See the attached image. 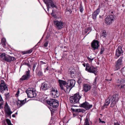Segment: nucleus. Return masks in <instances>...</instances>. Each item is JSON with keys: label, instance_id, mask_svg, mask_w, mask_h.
<instances>
[{"label": "nucleus", "instance_id": "f257e3e1", "mask_svg": "<svg viewBox=\"0 0 125 125\" xmlns=\"http://www.w3.org/2000/svg\"><path fill=\"white\" fill-rule=\"evenodd\" d=\"M81 97V96L79 94V92L73 95L70 96V101L72 104H79V100Z\"/></svg>", "mask_w": 125, "mask_h": 125}, {"label": "nucleus", "instance_id": "f03ea898", "mask_svg": "<svg viewBox=\"0 0 125 125\" xmlns=\"http://www.w3.org/2000/svg\"><path fill=\"white\" fill-rule=\"evenodd\" d=\"M46 102L48 105L53 108H56L59 105L58 101L54 99H51L49 100H47Z\"/></svg>", "mask_w": 125, "mask_h": 125}, {"label": "nucleus", "instance_id": "7ed1b4c3", "mask_svg": "<svg viewBox=\"0 0 125 125\" xmlns=\"http://www.w3.org/2000/svg\"><path fill=\"white\" fill-rule=\"evenodd\" d=\"M109 96H110V99L111 100V104L110 107H114L116 103L119 100V95L116 94L113 95V96L109 95Z\"/></svg>", "mask_w": 125, "mask_h": 125}, {"label": "nucleus", "instance_id": "20e7f679", "mask_svg": "<svg viewBox=\"0 0 125 125\" xmlns=\"http://www.w3.org/2000/svg\"><path fill=\"white\" fill-rule=\"evenodd\" d=\"M75 83V81L74 79H71L68 80L66 89L67 92H69L71 89L74 87Z\"/></svg>", "mask_w": 125, "mask_h": 125}, {"label": "nucleus", "instance_id": "39448f33", "mask_svg": "<svg viewBox=\"0 0 125 125\" xmlns=\"http://www.w3.org/2000/svg\"><path fill=\"white\" fill-rule=\"evenodd\" d=\"M43 1L46 5L48 11L49 10L50 6L52 8H57V6L55 4L52 0H43Z\"/></svg>", "mask_w": 125, "mask_h": 125}, {"label": "nucleus", "instance_id": "423d86ee", "mask_svg": "<svg viewBox=\"0 0 125 125\" xmlns=\"http://www.w3.org/2000/svg\"><path fill=\"white\" fill-rule=\"evenodd\" d=\"M43 1L46 5L48 11L49 10L50 6L52 8H57V6L55 4L52 0H43Z\"/></svg>", "mask_w": 125, "mask_h": 125}, {"label": "nucleus", "instance_id": "0eeeda50", "mask_svg": "<svg viewBox=\"0 0 125 125\" xmlns=\"http://www.w3.org/2000/svg\"><path fill=\"white\" fill-rule=\"evenodd\" d=\"M26 92L29 97H34L36 96V94L33 88H28L26 91Z\"/></svg>", "mask_w": 125, "mask_h": 125}, {"label": "nucleus", "instance_id": "6e6552de", "mask_svg": "<svg viewBox=\"0 0 125 125\" xmlns=\"http://www.w3.org/2000/svg\"><path fill=\"white\" fill-rule=\"evenodd\" d=\"M4 109L5 114L8 116H10L12 112L11 111L10 107L7 102L5 103Z\"/></svg>", "mask_w": 125, "mask_h": 125}, {"label": "nucleus", "instance_id": "1a4fd4ad", "mask_svg": "<svg viewBox=\"0 0 125 125\" xmlns=\"http://www.w3.org/2000/svg\"><path fill=\"white\" fill-rule=\"evenodd\" d=\"M50 90L51 94L53 97L55 98L58 97L59 96V93L56 88L52 87Z\"/></svg>", "mask_w": 125, "mask_h": 125}, {"label": "nucleus", "instance_id": "9d476101", "mask_svg": "<svg viewBox=\"0 0 125 125\" xmlns=\"http://www.w3.org/2000/svg\"><path fill=\"white\" fill-rule=\"evenodd\" d=\"M89 65L88 63H86V71L89 72L94 73L96 75L97 72V69L93 66H90Z\"/></svg>", "mask_w": 125, "mask_h": 125}, {"label": "nucleus", "instance_id": "9b49d317", "mask_svg": "<svg viewBox=\"0 0 125 125\" xmlns=\"http://www.w3.org/2000/svg\"><path fill=\"white\" fill-rule=\"evenodd\" d=\"M114 17L115 15H113L108 16L105 19V23L108 25L111 24L114 20Z\"/></svg>", "mask_w": 125, "mask_h": 125}, {"label": "nucleus", "instance_id": "f8f14e48", "mask_svg": "<svg viewBox=\"0 0 125 125\" xmlns=\"http://www.w3.org/2000/svg\"><path fill=\"white\" fill-rule=\"evenodd\" d=\"M6 90H8V87L5 82L3 80H1L0 83V92H2V91Z\"/></svg>", "mask_w": 125, "mask_h": 125}, {"label": "nucleus", "instance_id": "ddd939ff", "mask_svg": "<svg viewBox=\"0 0 125 125\" xmlns=\"http://www.w3.org/2000/svg\"><path fill=\"white\" fill-rule=\"evenodd\" d=\"M30 71L29 70L26 71L25 72V74L23 75L22 77L20 79V81L28 80L30 77Z\"/></svg>", "mask_w": 125, "mask_h": 125}, {"label": "nucleus", "instance_id": "4468645a", "mask_svg": "<svg viewBox=\"0 0 125 125\" xmlns=\"http://www.w3.org/2000/svg\"><path fill=\"white\" fill-rule=\"evenodd\" d=\"M123 58V57H120L117 61L116 62V64L115 66V68L114 69L115 71L117 70L120 69V67L121 65L122 62Z\"/></svg>", "mask_w": 125, "mask_h": 125}, {"label": "nucleus", "instance_id": "2eb2a0df", "mask_svg": "<svg viewBox=\"0 0 125 125\" xmlns=\"http://www.w3.org/2000/svg\"><path fill=\"white\" fill-rule=\"evenodd\" d=\"M99 46V42L97 40H94L92 43L91 47L94 50L97 49Z\"/></svg>", "mask_w": 125, "mask_h": 125}, {"label": "nucleus", "instance_id": "dca6fc26", "mask_svg": "<svg viewBox=\"0 0 125 125\" xmlns=\"http://www.w3.org/2000/svg\"><path fill=\"white\" fill-rule=\"evenodd\" d=\"M53 23L57 28L60 29L62 28L63 23L62 21L56 20L54 21Z\"/></svg>", "mask_w": 125, "mask_h": 125}, {"label": "nucleus", "instance_id": "f3484780", "mask_svg": "<svg viewBox=\"0 0 125 125\" xmlns=\"http://www.w3.org/2000/svg\"><path fill=\"white\" fill-rule=\"evenodd\" d=\"M3 61L7 62H10L11 61L15 60L16 59L14 57L8 55L5 57L3 59Z\"/></svg>", "mask_w": 125, "mask_h": 125}, {"label": "nucleus", "instance_id": "a211bd4d", "mask_svg": "<svg viewBox=\"0 0 125 125\" xmlns=\"http://www.w3.org/2000/svg\"><path fill=\"white\" fill-rule=\"evenodd\" d=\"M123 53V51L122 50V47L121 46H118L116 51V56L118 57Z\"/></svg>", "mask_w": 125, "mask_h": 125}, {"label": "nucleus", "instance_id": "6ab92c4d", "mask_svg": "<svg viewBox=\"0 0 125 125\" xmlns=\"http://www.w3.org/2000/svg\"><path fill=\"white\" fill-rule=\"evenodd\" d=\"M59 85L61 89L63 90L65 92V90L63 86H65L67 84V83L65 81H64L62 80H59L58 81Z\"/></svg>", "mask_w": 125, "mask_h": 125}, {"label": "nucleus", "instance_id": "aec40b11", "mask_svg": "<svg viewBox=\"0 0 125 125\" xmlns=\"http://www.w3.org/2000/svg\"><path fill=\"white\" fill-rule=\"evenodd\" d=\"M26 98L23 100H20L18 99L17 101H16L17 104V106L20 107L24 105L26 103Z\"/></svg>", "mask_w": 125, "mask_h": 125}, {"label": "nucleus", "instance_id": "412c9836", "mask_svg": "<svg viewBox=\"0 0 125 125\" xmlns=\"http://www.w3.org/2000/svg\"><path fill=\"white\" fill-rule=\"evenodd\" d=\"M100 11V8H98L93 13L92 17L95 20L96 19L97 16L98 14Z\"/></svg>", "mask_w": 125, "mask_h": 125}, {"label": "nucleus", "instance_id": "4be33fe9", "mask_svg": "<svg viewBox=\"0 0 125 125\" xmlns=\"http://www.w3.org/2000/svg\"><path fill=\"white\" fill-rule=\"evenodd\" d=\"M116 82L118 83L122 84L124 83L125 82V81L124 79L123 78L122 76H121L117 79Z\"/></svg>", "mask_w": 125, "mask_h": 125}, {"label": "nucleus", "instance_id": "5701e85b", "mask_svg": "<svg viewBox=\"0 0 125 125\" xmlns=\"http://www.w3.org/2000/svg\"><path fill=\"white\" fill-rule=\"evenodd\" d=\"M49 88V87L48 86L47 84L45 83H43L41 87V89L43 90H47Z\"/></svg>", "mask_w": 125, "mask_h": 125}, {"label": "nucleus", "instance_id": "b1692460", "mask_svg": "<svg viewBox=\"0 0 125 125\" xmlns=\"http://www.w3.org/2000/svg\"><path fill=\"white\" fill-rule=\"evenodd\" d=\"M110 96L108 97V98L105 101V104L104 105V107L105 106H108V105L110 104V102L111 103V100L110 99L111 98Z\"/></svg>", "mask_w": 125, "mask_h": 125}, {"label": "nucleus", "instance_id": "393cba45", "mask_svg": "<svg viewBox=\"0 0 125 125\" xmlns=\"http://www.w3.org/2000/svg\"><path fill=\"white\" fill-rule=\"evenodd\" d=\"M69 72L70 74H71V75H73V76L75 73V70L73 67H71L69 69Z\"/></svg>", "mask_w": 125, "mask_h": 125}, {"label": "nucleus", "instance_id": "a878e982", "mask_svg": "<svg viewBox=\"0 0 125 125\" xmlns=\"http://www.w3.org/2000/svg\"><path fill=\"white\" fill-rule=\"evenodd\" d=\"M107 35V33L106 31L105 30H103L102 31V34L101 35V37H105Z\"/></svg>", "mask_w": 125, "mask_h": 125}, {"label": "nucleus", "instance_id": "bb28decb", "mask_svg": "<svg viewBox=\"0 0 125 125\" xmlns=\"http://www.w3.org/2000/svg\"><path fill=\"white\" fill-rule=\"evenodd\" d=\"M92 105L86 102V110L89 109L92 107Z\"/></svg>", "mask_w": 125, "mask_h": 125}, {"label": "nucleus", "instance_id": "cd10ccee", "mask_svg": "<svg viewBox=\"0 0 125 125\" xmlns=\"http://www.w3.org/2000/svg\"><path fill=\"white\" fill-rule=\"evenodd\" d=\"M79 106L86 109V101L83 103L80 104Z\"/></svg>", "mask_w": 125, "mask_h": 125}, {"label": "nucleus", "instance_id": "c85d7f7f", "mask_svg": "<svg viewBox=\"0 0 125 125\" xmlns=\"http://www.w3.org/2000/svg\"><path fill=\"white\" fill-rule=\"evenodd\" d=\"M6 39L4 38H3L1 39V43L2 44L3 46L6 45Z\"/></svg>", "mask_w": 125, "mask_h": 125}, {"label": "nucleus", "instance_id": "c756f323", "mask_svg": "<svg viewBox=\"0 0 125 125\" xmlns=\"http://www.w3.org/2000/svg\"><path fill=\"white\" fill-rule=\"evenodd\" d=\"M32 52V50L31 49H30L28 51L24 52H23V54H29L31 53Z\"/></svg>", "mask_w": 125, "mask_h": 125}, {"label": "nucleus", "instance_id": "7c9ffc66", "mask_svg": "<svg viewBox=\"0 0 125 125\" xmlns=\"http://www.w3.org/2000/svg\"><path fill=\"white\" fill-rule=\"evenodd\" d=\"M37 76L39 77H42L43 75V73L40 70L37 73Z\"/></svg>", "mask_w": 125, "mask_h": 125}, {"label": "nucleus", "instance_id": "2f4dec72", "mask_svg": "<svg viewBox=\"0 0 125 125\" xmlns=\"http://www.w3.org/2000/svg\"><path fill=\"white\" fill-rule=\"evenodd\" d=\"M91 87V85L89 84H86V92L89 90Z\"/></svg>", "mask_w": 125, "mask_h": 125}, {"label": "nucleus", "instance_id": "473e14b6", "mask_svg": "<svg viewBox=\"0 0 125 125\" xmlns=\"http://www.w3.org/2000/svg\"><path fill=\"white\" fill-rule=\"evenodd\" d=\"M120 88L122 91L125 93V84L121 85Z\"/></svg>", "mask_w": 125, "mask_h": 125}, {"label": "nucleus", "instance_id": "72a5a7b5", "mask_svg": "<svg viewBox=\"0 0 125 125\" xmlns=\"http://www.w3.org/2000/svg\"><path fill=\"white\" fill-rule=\"evenodd\" d=\"M6 121L8 125H13L11 123L10 120L8 119H7Z\"/></svg>", "mask_w": 125, "mask_h": 125}, {"label": "nucleus", "instance_id": "f704fd0d", "mask_svg": "<svg viewBox=\"0 0 125 125\" xmlns=\"http://www.w3.org/2000/svg\"><path fill=\"white\" fill-rule=\"evenodd\" d=\"M83 89L82 91H84L86 92V84H83Z\"/></svg>", "mask_w": 125, "mask_h": 125}, {"label": "nucleus", "instance_id": "c9c22d12", "mask_svg": "<svg viewBox=\"0 0 125 125\" xmlns=\"http://www.w3.org/2000/svg\"><path fill=\"white\" fill-rule=\"evenodd\" d=\"M0 102H1L0 103V106H1L3 104V101L1 95H0Z\"/></svg>", "mask_w": 125, "mask_h": 125}, {"label": "nucleus", "instance_id": "e433bc0d", "mask_svg": "<svg viewBox=\"0 0 125 125\" xmlns=\"http://www.w3.org/2000/svg\"><path fill=\"white\" fill-rule=\"evenodd\" d=\"M98 78L97 76H96L94 79V81L93 83V85L95 86L96 85V82L97 81V78Z\"/></svg>", "mask_w": 125, "mask_h": 125}, {"label": "nucleus", "instance_id": "4c0bfd02", "mask_svg": "<svg viewBox=\"0 0 125 125\" xmlns=\"http://www.w3.org/2000/svg\"><path fill=\"white\" fill-rule=\"evenodd\" d=\"M5 55V54L4 53H2L0 54V58H4L6 56Z\"/></svg>", "mask_w": 125, "mask_h": 125}, {"label": "nucleus", "instance_id": "58836bf2", "mask_svg": "<svg viewBox=\"0 0 125 125\" xmlns=\"http://www.w3.org/2000/svg\"><path fill=\"white\" fill-rule=\"evenodd\" d=\"M87 58L89 62H92L94 59V57L92 58L91 56H90V58L87 57Z\"/></svg>", "mask_w": 125, "mask_h": 125}, {"label": "nucleus", "instance_id": "ea45409f", "mask_svg": "<svg viewBox=\"0 0 125 125\" xmlns=\"http://www.w3.org/2000/svg\"><path fill=\"white\" fill-rule=\"evenodd\" d=\"M48 41H46L44 43L43 47L44 48L47 47L48 46Z\"/></svg>", "mask_w": 125, "mask_h": 125}, {"label": "nucleus", "instance_id": "a19ab883", "mask_svg": "<svg viewBox=\"0 0 125 125\" xmlns=\"http://www.w3.org/2000/svg\"><path fill=\"white\" fill-rule=\"evenodd\" d=\"M20 90H21V89H18L16 94L15 95V96L17 97H18L19 96V95L20 93Z\"/></svg>", "mask_w": 125, "mask_h": 125}, {"label": "nucleus", "instance_id": "79ce46f5", "mask_svg": "<svg viewBox=\"0 0 125 125\" xmlns=\"http://www.w3.org/2000/svg\"><path fill=\"white\" fill-rule=\"evenodd\" d=\"M37 64V63L36 62H35L33 64V71H34V70L36 67Z\"/></svg>", "mask_w": 125, "mask_h": 125}, {"label": "nucleus", "instance_id": "37998d69", "mask_svg": "<svg viewBox=\"0 0 125 125\" xmlns=\"http://www.w3.org/2000/svg\"><path fill=\"white\" fill-rule=\"evenodd\" d=\"M104 49L103 47H102L100 49V54H102L104 52Z\"/></svg>", "mask_w": 125, "mask_h": 125}, {"label": "nucleus", "instance_id": "c03bdc74", "mask_svg": "<svg viewBox=\"0 0 125 125\" xmlns=\"http://www.w3.org/2000/svg\"><path fill=\"white\" fill-rule=\"evenodd\" d=\"M39 98L40 99V100H41V101H43L44 100V98L43 95H42L41 96H40L39 97Z\"/></svg>", "mask_w": 125, "mask_h": 125}, {"label": "nucleus", "instance_id": "a18cd8bd", "mask_svg": "<svg viewBox=\"0 0 125 125\" xmlns=\"http://www.w3.org/2000/svg\"><path fill=\"white\" fill-rule=\"evenodd\" d=\"M80 112H82L83 113H84L85 110L83 109H80Z\"/></svg>", "mask_w": 125, "mask_h": 125}, {"label": "nucleus", "instance_id": "49530a36", "mask_svg": "<svg viewBox=\"0 0 125 125\" xmlns=\"http://www.w3.org/2000/svg\"><path fill=\"white\" fill-rule=\"evenodd\" d=\"M24 64H25V65L27 66L28 67H30V68L31 66L29 63H27V62H25V63Z\"/></svg>", "mask_w": 125, "mask_h": 125}, {"label": "nucleus", "instance_id": "de8ad7c7", "mask_svg": "<svg viewBox=\"0 0 125 125\" xmlns=\"http://www.w3.org/2000/svg\"><path fill=\"white\" fill-rule=\"evenodd\" d=\"M114 125H120L116 121L114 122Z\"/></svg>", "mask_w": 125, "mask_h": 125}, {"label": "nucleus", "instance_id": "09e8293b", "mask_svg": "<svg viewBox=\"0 0 125 125\" xmlns=\"http://www.w3.org/2000/svg\"><path fill=\"white\" fill-rule=\"evenodd\" d=\"M40 63L41 65H42L44 64H46V62H43V61H40Z\"/></svg>", "mask_w": 125, "mask_h": 125}, {"label": "nucleus", "instance_id": "8fccbe9b", "mask_svg": "<svg viewBox=\"0 0 125 125\" xmlns=\"http://www.w3.org/2000/svg\"><path fill=\"white\" fill-rule=\"evenodd\" d=\"M53 10H52V13L51 14V15L53 16L54 17H55L56 16V15L55 14L53 13Z\"/></svg>", "mask_w": 125, "mask_h": 125}, {"label": "nucleus", "instance_id": "3c124183", "mask_svg": "<svg viewBox=\"0 0 125 125\" xmlns=\"http://www.w3.org/2000/svg\"><path fill=\"white\" fill-rule=\"evenodd\" d=\"M80 109H75V112H80Z\"/></svg>", "mask_w": 125, "mask_h": 125}, {"label": "nucleus", "instance_id": "603ef678", "mask_svg": "<svg viewBox=\"0 0 125 125\" xmlns=\"http://www.w3.org/2000/svg\"><path fill=\"white\" fill-rule=\"evenodd\" d=\"M82 82V80L80 78H79L78 80V82L79 83H81Z\"/></svg>", "mask_w": 125, "mask_h": 125}, {"label": "nucleus", "instance_id": "864d4df0", "mask_svg": "<svg viewBox=\"0 0 125 125\" xmlns=\"http://www.w3.org/2000/svg\"><path fill=\"white\" fill-rule=\"evenodd\" d=\"M99 120L100 123H105V122L104 121H101V120L100 118H99Z\"/></svg>", "mask_w": 125, "mask_h": 125}, {"label": "nucleus", "instance_id": "5fc2aeb1", "mask_svg": "<svg viewBox=\"0 0 125 125\" xmlns=\"http://www.w3.org/2000/svg\"><path fill=\"white\" fill-rule=\"evenodd\" d=\"M86 125H89L88 121V119L86 118Z\"/></svg>", "mask_w": 125, "mask_h": 125}, {"label": "nucleus", "instance_id": "6e6d98bb", "mask_svg": "<svg viewBox=\"0 0 125 125\" xmlns=\"http://www.w3.org/2000/svg\"><path fill=\"white\" fill-rule=\"evenodd\" d=\"M91 29V28H89L88 29H86V31H88L90 30Z\"/></svg>", "mask_w": 125, "mask_h": 125}, {"label": "nucleus", "instance_id": "4d7b16f0", "mask_svg": "<svg viewBox=\"0 0 125 125\" xmlns=\"http://www.w3.org/2000/svg\"><path fill=\"white\" fill-rule=\"evenodd\" d=\"M83 10H82V8H81V7L80 8V11L82 12V11H83Z\"/></svg>", "mask_w": 125, "mask_h": 125}, {"label": "nucleus", "instance_id": "13d9d810", "mask_svg": "<svg viewBox=\"0 0 125 125\" xmlns=\"http://www.w3.org/2000/svg\"><path fill=\"white\" fill-rule=\"evenodd\" d=\"M85 122L84 125H86V119H85Z\"/></svg>", "mask_w": 125, "mask_h": 125}, {"label": "nucleus", "instance_id": "bf43d9fd", "mask_svg": "<svg viewBox=\"0 0 125 125\" xmlns=\"http://www.w3.org/2000/svg\"><path fill=\"white\" fill-rule=\"evenodd\" d=\"M71 110L75 112V109H72Z\"/></svg>", "mask_w": 125, "mask_h": 125}, {"label": "nucleus", "instance_id": "052dcab7", "mask_svg": "<svg viewBox=\"0 0 125 125\" xmlns=\"http://www.w3.org/2000/svg\"><path fill=\"white\" fill-rule=\"evenodd\" d=\"M12 116L13 117H15V114H13L12 115Z\"/></svg>", "mask_w": 125, "mask_h": 125}, {"label": "nucleus", "instance_id": "680f3d73", "mask_svg": "<svg viewBox=\"0 0 125 125\" xmlns=\"http://www.w3.org/2000/svg\"><path fill=\"white\" fill-rule=\"evenodd\" d=\"M83 65L84 66V67H85V63L83 64Z\"/></svg>", "mask_w": 125, "mask_h": 125}, {"label": "nucleus", "instance_id": "e2e57ef3", "mask_svg": "<svg viewBox=\"0 0 125 125\" xmlns=\"http://www.w3.org/2000/svg\"><path fill=\"white\" fill-rule=\"evenodd\" d=\"M46 69L47 70H49V69H48V67H47V68Z\"/></svg>", "mask_w": 125, "mask_h": 125}, {"label": "nucleus", "instance_id": "0e129e2a", "mask_svg": "<svg viewBox=\"0 0 125 125\" xmlns=\"http://www.w3.org/2000/svg\"><path fill=\"white\" fill-rule=\"evenodd\" d=\"M114 13V11H112L111 12V13H112V14H113Z\"/></svg>", "mask_w": 125, "mask_h": 125}, {"label": "nucleus", "instance_id": "69168bd1", "mask_svg": "<svg viewBox=\"0 0 125 125\" xmlns=\"http://www.w3.org/2000/svg\"><path fill=\"white\" fill-rule=\"evenodd\" d=\"M84 96H85V93H84Z\"/></svg>", "mask_w": 125, "mask_h": 125}, {"label": "nucleus", "instance_id": "338daca9", "mask_svg": "<svg viewBox=\"0 0 125 125\" xmlns=\"http://www.w3.org/2000/svg\"><path fill=\"white\" fill-rule=\"evenodd\" d=\"M101 16L100 15L99 16V18H101Z\"/></svg>", "mask_w": 125, "mask_h": 125}, {"label": "nucleus", "instance_id": "774afa93", "mask_svg": "<svg viewBox=\"0 0 125 125\" xmlns=\"http://www.w3.org/2000/svg\"><path fill=\"white\" fill-rule=\"evenodd\" d=\"M64 48H66V47L65 46L64 47Z\"/></svg>", "mask_w": 125, "mask_h": 125}]
</instances>
